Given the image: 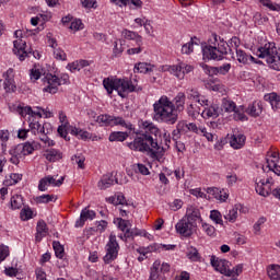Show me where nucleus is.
I'll return each instance as SVG.
<instances>
[{
	"instance_id": "obj_1",
	"label": "nucleus",
	"mask_w": 280,
	"mask_h": 280,
	"mask_svg": "<svg viewBox=\"0 0 280 280\" xmlns=\"http://www.w3.org/2000/svg\"><path fill=\"white\" fill-rule=\"evenodd\" d=\"M142 128L144 133L138 136L131 143H129L130 150L145 152L151 159L161 161V158L163 156V148L159 147V142L152 137V135L159 132V128L150 121L142 122Z\"/></svg>"
},
{
	"instance_id": "obj_2",
	"label": "nucleus",
	"mask_w": 280,
	"mask_h": 280,
	"mask_svg": "<svg viewBox=\"0 0 280 280\" xmlns=\"http://www.w3.org/2000/svg\"><path fill=\"white\" fill-rule=\"evenodd\" d=\"M241 40L234 36L228 43L224 42L220 36L217 34H212L208 40V44L201 47L203 60H224L226 54H229L230 49H240Z\"/></svg>"
},
{
	"instance_id": "obj_3",
	"label": "nucleus",
	"mask_w": 280,
	"mask_h": 280,
	"mask_svg": "<svg viewBox=\"0 0 280 280\" xmlns=\"http://www.w3.org/2000/svg\"><path fill=\"white\" fill-rule=\"evenodd\" d=\"M153 119L159 124H167L174 126L178 121L174 102L170 97L163 95L153 104Z\"/></svg>"
},
{
	"instance_id": "obj_4",
	"label": "nucleus",
	"mask_w": 280,
	"mask_h": 280,
	"mask_svg": "<svg viewBox=\"0 0 280 280\" xmlns=\"http://www.w3.org/2000/svg\"><path fill=\"white\" fill-rule=\"evenodd\" d=\"M103 86L107 91L108 95L113 94V91H117L120 97H126L127 93H135V91H138V83L136 79L128 80L106 78L103 80Z\"/></svg>"
},
{
	"instance_id": "obj_5",
	"label": "nucleus",
	"mask_w": 280,
	"mask_h": 280,
	"mask_svg": "<svg viewBox=\"0 0 280 280\" xmlns=\"http://www.w3.org/2000/svg\"><path fill=\"white\" fill-rule=\"evenodd\" d=\"M257 56L265 60L270 69L280 71V50L277 48V44L268 42L264 46H260L257 49Z\"/></svg>"
},
{
	"instance_id": "obj_6",
	"label": "nucleus",
	"mask_w": 280,
	"mask_h": 280,
	"mask_svg": "<svg viewBox=\"0 0 280 280\" xmlns=\"http://www.w3.org/2000/svg\"><path fill=\"white\" fill-rule=\"evenodd\" d=\"M38 119V116L28 117L30 132H32V135L35 137H38L39 141H42L44 145H47L48 148L56 145V142H54V140L49 139V136H47L49 132H51V125L49 122L40 125Z\"/></svg>"
},
{
	"instance_id": "obj_7",
	"label": "nucleus",
	"mask_w": 280,
	"mask_h": 280,
	"mask_svg": "<svg viewBox=\"0 0 280 280\" xmlns=\"http://www.w3.org/2000/svg\"><path fill=\"white\" fill-rule=\"evenodd\" d=\"M69 83V74H61V77H58L52 73H47L43 78V91L44 93H50L51 95H55V93H58V88L62 86V84Z\"/></svg>"
},
{
	"instance_id": "obj_8",
	"label": "nucleus",
	"mask_w": 280,
	"mask_h": 280,
	"mask_svg": "<svg viewBox=\"0 0 280 280\" xmlns=\"http://www.w3.org/2000/svg\"><path fill=\"white\" fill-rule=\"evenodd\" d=\"M119 243L117 242V235L109 234L108 242L105 245V256L103 257L104 264H113L117 257H119Z\"/></svg>"
},
{
	"instance_id": "obj_9",
	"label": "nucleus",
	"mask_w": 280,
	"mask_h": 280,
	"mask_svg": "<svg viewBox=\"0 0 280 280\" xmlns=\"http://www.w3.org/2000/svg\"><path fill=\"white\" fill-rule=\"evenodd\" d=\"M167 71L171 75L177 78V80H185V75L194 71V66L186 62H179L177 65L170 66Z\"/></svg>"
},
{
	"instance_id": "obj_10",
	"label": "nucleus",
	"mask_w": 280,
	"mask_h": 280,
	"mask_svg": "<svg viewBox=\"0 0 280 280\" xmlns=\"http://www.w3.org/2000/svg\"><path fill=\"white\" fill-rule=\"evenodd\" d=\"M194 229H196V223L190 222L184 217L175 224V230L182 237H191L194 235Z\"/></svg>"
},
{
	"instance_id": "obj_11",
	"label": "nucleus",
	"mask_w": 280,
	"mask_h": 280,
	"mask_svg": "<svg viewBox=\"0 0 280 280\" xmlns=\"http://www.w3.org/2000/svg\"><path fill=\"white\" fill-rule=\"evenodd\" d=\"M200 106L203 107L201 112V117H203V119H218V117L222 115V109L220 108V105L215 103L211 104L209 100L207 105H200Z\"/></svg>"
},
{
	"instance_id": "obj_12",
	"label": "nucleus",
	"mask_w": 280,
	"mask_h": 280,
	"mask_svg": "<svg viewBox=\"0 0 280 280\" xmlns=\"http://www.w3.org/2000/svg\"><path fill=\"white\" fill-rule=\"evenodd\" d=\"M210 264L213 266L214 270L217 272H220L221 275H224L225 277H229L231 275V268H229V261L224 259H220L215 256H211Z\"/></svg>"
},
{
	"instance_id": "obj_13",
	"label": "nucleus",
	"mask_w": 280,
	"mask_h": 280,
	"mask_svg": "<svg viewBox=\"0 0 280 280\" xmlns=\"http://www.w3.org/2000/svg\"><path fill=\"white\" fill-rule=\"evenodd\" d=\"M27 43L23 39H16L13 42V52L18 56L19 60L23 62L32 51H27Z\"/></svg>"
},
{
	"instance_id": "obj_14",
	"label": "nucleus",
	"mask_w": 280,
	"mask_h": 280,
	"mask_svg": "<svg viewBox=\"0 0 280 280\" xmlns=\"http://www.w3.org/2000/svg\"><path fill=\"white\" fill-rule=\"evenodd\" d=\"M200 67L208 73V75H226L231 71V63H223L220 67H209L208 65L200 63Z\"/></svg>"
},
{
	"instance_id": "obj_15",
	"label": "nucleus",
	"mask_w": 280,
	"mask_h": 280,
	"mask_svg": "<svg viewBox=\"0 0 280 280\" xmlns=\"http://www.w3.org/2000/svg\"><path fill=\"white\" fill-rule=\"evenodd\" d=\"M114 224H117L118 229L120 231H122V233H125L124 237H126V238L137 235V234H135V232H132L130 230V226H132V225L130 224V221H128V220L117 218V219H115Z\"/></svg>"
},
{
	"instance_id": "obj_16",
	"label": "nucleus",
	"mask_w": 280,
	"mask_h": 280,
	"mask_svg": "<svg viewBox=\"0 0 280 280\" xmlns=\"http://www.w3.org/2000/svg\"><path fill=\"white\" fill-rule=\"evenodd\" d=\"M16 113H19V115H21V117H38V119H43V114L40 113V110H36L32 108V106H18L16 107Z\"/></svg>"
},
{
	"instance_id": "obj_17",
	"label": "nucleus",
	"mask_w": 280,
	"mask_h": 280,
	"mask_svg": "<svg viewBox=\"0 0 280 280\" xmlns=\"http://www.w3.org/2000/svg\"><path fill=\"white\" fill-rule=\"evenodd\" d=\"M271 179H260L259 182H256V192H258L259 196H262L264 198H267V196H270V187H271Z\"/></svg>"
},
{
	"instance_id": "obj_18",
	"label": "nucleus",
	"mask_w": 280,
	"mask_h": 280,
	"mask_svg": "<svg viewBox=\"0 0 280 280\" xmlns=\"http://www.w3.org/2000/svg\"><path fill=\"white\" fill-rule=\"evenodd\" d=\"M186 95L189 100H191L192 102H196V104H199V106H207L208 104L207 96L200 95L198 90L188 89L186 91Z\"/></svg>"
},
{
	"instance_id": "obj_19",
	"label": "nucleus",
	"mask_w": 280,
	"mask_h": 280,
	"mask_svg": "<svg viewBox=\"0 0 280 280\" xmlns=\"http://www.w3.org/2000/svg\"><path fill=\"white\" fill-rule=\"evenodd\" d=\"M95 211L84 208L81 211L80 218L75 222V228L79 229L84 226V222H86V220H95Z\"/></svg>"
},
{
	"instance_id": "obj_20",
	"label": "nucleus",
	"mask_w": 280,
	"mask_h": 280,
	"mask_svg": "<svg viewBox=\"0 0 280 280\" xmlns=\"http://www.w3.org/2000/svg\"><path fill=\"white\" fill-rule=\"evenodd\" d=\"M245 113H247L249 117H259V115L264 113V104L260 101H255L248 105Z\"/></svg>"
},
{
	"instance_id": "obj_21",
	"label": "nucleus",
	"mask_w": 280,
	"mask_h": 280,
	"mask_svg": "<svg viewBox=\"0 0 280 280\" xmlns=\"http://www.w3.org/2000/svg\"><path fill=\"white\" fill-rule=\"evenodd\" d=\"M10 154V162L13 165H19V163H21V159H23L25 155L23 153V149L21 148V144H18L13 148L10 149L9 151Z\"/></svg>"
},
{
	"instance_id": "obj_22",
	"label": "nucleus",
	"mask_w": 280,
	"mask_h": 280,
	"mask_svg": "<svg viewBox=\"0 0 280 280\" xmlns=\"http://www.w3.org/2000/svg\"><path fill=\"white\" fill-rule=\"evenodd\" d=\"M207 194L212 196V198H215V200H219V202H226V200H229V192L221 190L220 188H207Z\"/></svg>"
},
{
	"instance_id": "obj_23",
	"label": "nucleus",
	"mask_w": 280,
	"mask_h": 280,
	"mask_svg": "<svg viewBox=\"0 0 280 280\" xmlns=\"http://www.w3.org/2000/svg\"><path fill=\"white\" fill-rule=\"evenodd\" d=\"M117 184V178L112 173L105 174L102 176V178L98 182V189H108L109 187H113V185Z\"/></svg>"
},
{
	"instance_id": "obj_24",
	"label": "nucleus",
	"mask_w": 280,
	"mask_h": 280,
	"mask_svg": "<svg viewBox=\"0 0 280 280\" xmlns=\"http://www.w3.org/2000/svg\"><path fill=\"white\" fill-rule=\"evenodd\" d=\"M187 100V95H185L184 92H178L177 95L173 100V104L175 107V113L178 115V113H183L185 110V102Z\"/></svg>"
},
{
	"instance_id": "obj_25",
	"label": "nucleus",
	"mask_w": 280,
	"mask_h": 280,
	"mask_svg": "<svg viewBox=\"0 0 280 280\" xmlns=\"http://www.w3.org/2000/svg\"><path fill=\"white\" fill-rule=\"evenodd\" d=\"M230 145L233 150H242L246 145V136L242 133L231 136Z\"/></svg>"
},
{
	"instance_id": "obj_26",
	"label": "nucleus",
	"mask_w": 280,
	"mask_h": 280,
	"mask_svg": "<svg viewBox=\"0 0 280 280\" xmlns=\"http://www.w3.org/2000/svg\"><path fill=\"white\" fill-rule=\"evenodd\" d=\"M49 235V229L47 228V223L44 220L37 222L36 226V242H42L43 237H47Z\"/></svg>"
},
{
	"instance_id": "obj_27",
	"label": "nucleus",
	"mask_w": 280,
	"mask_h": 280,
	"mask_svg": "<svg viewBox=\"0 0 280 280\" xmlns=\"http://www.w3.org/2000/svg\"><path fill=\"white\" fill-rule=\"evenodd\" d=\"M122 36L124 38H126V40H135L136 45H139V46L143 45V37L135 31L124 30Z\"/></svg>"
},
{
	"instance_id": "obj_28",
	"label": "nucleus",
	"mask_w": 280,
	"mask_h": 280,
	"mask_svg": "<svg viewBox=\"0 0 280 280\" xmlns=\"http://www.w3.org/2000/svg\"><path fill=\"white\" fill-rule=\"evenodd\" d=\"M265 102H269L272 110H280V96L277 93H269L264 96Z\"/></svg>"
},
{
	"instance_id": "obj_29",
	"label": "nucleus",
	"mask_w": 280,
	"mask_h": 280,
	"mask_svg": "<svg viewBox=\"0 0 280 280\" xmlns=\"http://www.w3.org/2000/svg\"><path fill=\"white\" fill-rule=\"evenodd\" d=\"M236 60L241 62V65H248V62H255V57L243 49H236Z\"/></svg>"
},
{
	"instance_id": "obj_30",
	"label": "nucleus",
	"mask_w": 280,
	"mask_h": 280,
	"mask_svg": "<svg viewBox=\"0 0 280 280\" xmlns=\"http://www.w3.org/2000/svg\"><path fill=\"white\" fill-rule=\"evenodd\" d=\"M161 252V245L159 243H153L147 247H139L137 249V253L139 255H143V257L150 255V253H160Z\"/></svg>"
},
{
	"instance_id": "obj_31",
	"label": "nucleus",
	"mask_w": 280,
	"mask_h": 280,
	"mask_svg": "<svg viewBox=\"0 0 280 280\" xmlns=\"http://www.w3.org/2000/svg\"><path fill=\"white\" fill-rule=\"evenodd\" d=\"M44 156L50 163H56V161H60V159H62V153L59 150L49 149L46 150Z\"/></svg>"
},
{
	"instance_id": "obj_32",
	"label": "nucleus",
	"mask_w": 280,
	"mask_h": 280,
	"mask_svg": "<svg viewBox=\"0 0 280 280\" xmlns=\"http://www.w3.org/2000/svg\"><path fill=\"white\" fill-rule=\"evenodd\" d=\"M184 219L196 224V221L200 220V210H198V208H195V207L188 208Z\"/></svg>"
},
{
	"instance_id": "obj_33",
	"label": "nucleus",
	"mask_w": 280,
	"mask_h": 280,
	"mask_svg": "<svg viewBox=\"0 0 280 280\" xmlns=\"http://www.w3.org/2000/svg\"><path fill=\"white\" fill-rule=\"evenodd\" d=\"M186 113L189 117H198L199 115H202V109L200 108V105H198L196 102H191L186 107Z\"/></svg>"
},
{
	"instance_id": "obj_34",
	"label": "nucleus",
	"mask_w": 280,
	"mask_h": 280,
	"mask_svg": "<svg viewBox=\"0 0 280 280\" xmlns=\"http://www.w3.org/2000/svg\"><path fill=\"white\" fill-rule=\"evenodd\" d=\"M221 109L225 113H235V110H237V105L230 98H222Z\"/></svg>"
},
{
	"instance_id": "obj_35",
	"label": "nucleus",
	"mask_w": 280,
	"mask_h": 280,
	"mask_svg": "<svg viewBox=\"0 0 280 280\" xmlns=\"http://www.w3.org/2000/svg\"><path fill=\"white\" fill-rule=\"evenodd\" d=\"M112 126H121V128H126L127 130H133L132 125L130 121H126L122 117H115L112 118Z\"/></svg>"
},
{
	"instance_id": "obj_36",
	"label": "nucleus",
	"mask_w": 280,
	"mask_h": 280,
	"mask_svg": "<svg viewBox=\"0 0 280 280\" xmlns=\"http://www.w3.org/2000/svg\"><path fill=\"white\" fill-rule=\"evenodd\" d=\"M266 161L269 172H273V174L280 176V166L277 164L279 163V160H275L273 158H267Z\"/></svg>"
},
{
	"instance_id": "obj_37",
	"label": "nucleus",
	"mask_w": 280,
	"mask_h": 280,
	"mask_svg": "<svg viewBox=\"0 0 280 280\" xmlns=\"http://www.w3.org/2000/svg\"><path fill=\"white\" fill-rule=\"evenodd\" d=\"M20 147L22 148V152L24 156H27L32 154V152H34V149L38 148V143H36L35 141H33L32 143L25 142V143H21Z\"/></svg>"
},
{
	"instance_id": "obj_38",
	"label": "nucleus",
	"mask_w": 280,
	"mask_h": 280,
	"mask_svg": "<svg viewBox=\"0 0 280 280\" xmlns=\"http://www.w3.org/2000/svg\"><path fill=\"white\" fill-rule=\"evenodd\" d=\"M106 201L109 202V205H115L116 207H118V205L124 207V205H126V197L119 194L107 198Z\"/></svg>"
},
{
	"instance_id": "obj_39",
	"label": "nucleus",
	"mask_w": 280,
	"mask_h": 280,
	"mask_svg": "<svg viewBox=\"0 0 280 280\" xmlns=\"http://www.w3.org/2000/svg\"><path fill=\"white\" fill-rule=\"evenodd\" d=\"M267 275L271 280H280V266L272 265L271 267L268 268Z\"/></svg>"
},
{
	"instance_id": "obj_40",
	"label": "nucleus",
	"mask_w": 280,
	"mask_h": 280,
	"mask_svg": "<svg viewBox=\"0 0 280 280\" xmlns=\"http://www.w3.org/2000/svg\"><path fill=\"white\" fill-rule=\"evenodd\" d=\"M45 75V69L40 67H33L30 72V78L33 80V82H36V80H40V77Z\"/></svg>"
},
{
	"instance_id": "obj_41",
	"label": "nucleus",
	"mask_w": 280,
	"mask_h": 280,
	"mask_svg": "<svg viewBox=\"0 0 280 280\" xmlns=\"http://www.w3.org/2000/svg\"><path fill=\"white\" fill-rule=\"evenodd\" d=\"M70 133L80 139H91V133L89 131L82 130L77 127H70Z\"/></svg>"
},
{
	"instance_id": "obj_42",
	"label": "nucleus",
	"mask_w": 280,
	"mask_h": 280,
	"mask_svg": "<svg viewBox=\"0 0 280 280\" xmlns=\"http://www.w3.org/2000/svg\"><path fill=\"white\" fill-rule=\"evenodd\" d=\"M128 139V132L114 131L109 135V141H126Z\"/></svg>"
},
{
	"instance_id": "obj_43",
	"label": "nucleus",
	"mask_w": 280,
	"mask_h": 280,
	"mask_svg": "<svg viewBox=\"0 0 280 280\" xmlns=\"http://www.w3.org/2000/svg\"><path fill=\"white\" fill-rule=\"evenodd\" d=\"M96 122L101 126H113V116L108 114H102L96 117Z\"/></svg>"
},
{
	"instance_id": "obj_44",
	"label": "nucleus",
	"mask_w": 280,
	"mask_h": 280,
	"mask_svg": "<svg viewBox=\"0 0 280 280\" xmlns=\"http://www.w3.org/2000/svg\"><path fill=\"white\" fill-rule=\"evenodd\" d=\"M186 256L190 261H200V253H198V249L194 246L188 247Z\"/></svg>"
},
{
	"instance_id": "obj_45",
	"label": "nucleus",
	"mask_w": 280,
	"mask_h": 280,
	"mask_svg": "<svg viewBox=\"0 0 280 280\" xmlns=\"http://www.w3.org/2000/svg\"><path fill=\"white\" fill-rule=\"evenodd\" d=\"M52 247L55 250V255L58 259H63L65 257V247L60 244V242H52Z\"/></svg>"
},
{
	"instance_id": "obj_46",
	"label": "nucleus",
	"mask_w": 280,
	"mask_h": 280,
	"mask_svg": "<svg viewBox=\"0 0 280 280\" xmlns=\"http://www.w3.org/2000/svg\"><path fill=\"white\" fill-rule=\"evenodd\" d=\"M161 268V260H155L151 267L149 280L159 279V269Z\"/></svg>"
},
{
	"instance_id": "obj_47",
	"label": "nucleus",
	"mask_w": 280,
	"mask_h": 280,
	"mask_svg": "<svg viewBox=\"0 0 280 280\" xmlns=\"http://www.w3.org/2000/svg\"><path fill=\"white\" fill-rule=\"evenodd\" d=\"M210 220L215 224H220V226H224V221L222 220V213L218 210L210 211Z\"/></svg>"
},
{
	"instance_id": "obj_48",
	"label": "nucleus",
	"mask_w": 280,
	"mask_h": 280,
	"mask_svg": "<svg viewBox=\"0 0 280 280\" xmlns=\"http://www.w3.org/2000/svg\"><path fill=\"white\" fill-rule=\"evenodd\" d=\"M23 207V196L14 195L11 197V209H21Z\"/></svg>"
},
{
	"instance_id": "obj_49",
	"label": "nucleus",
	"mask_w": 280,
	"mask_h": 280,
	"mask_svg": "<svg viewBox=\"0 0 280 280\" xmlns=\"http://www.w3.org/2000/svg\"><path fill=\"white\" fill-rule=\"evenodd\" d=\"M261 5L268 8L272 12H280V4L272 2V0H260Z\"/></svg>"
},
{
	"instance_id": "obj_50",
	"label": "nucleus",
	"mask_w": 280,
	"mask_h": 280,
	"mask_svg": "<svg viewBox=\"0 0 280 280\" xmlns=\"http://www.w3.org/2000/svg\"><path fill=\"white\" fill-rule=\"evenodd\" d=\"M194 45H197V43L194 42V38H190L188 43L182 46V54H186V56L194 54Z\"/></svg>"
},
{
	"instance_id": "obj_51",
	"label": "nucleus",
	"mask_w": 280,
	"mask_h": 280,
	"mask_svg": "<svg viewBox=\"0 0 280 280\" xmlns=\"http://www.w3.org/2000/svg\"><path fill=\"white\" fill-rule=\"evenodd\" d=\"M56 197L54 195H42L36 197L35 201L37 202V205H47L49 202H54V199Z\"/></svg>"
},
{
	"instance_id": "obj_52",
	"label": "nucleus",
	"mask_w": 280,
	"mask_h": 280,
	"mask_svg": "<svg viewBox=\"0 0 280 280\" xmlns=\"http://www.w3.org/2000/svg\"><path fill=\"white\" fill-rule=\"evenodd\" d=\"M23 175L19 174V173H12L9 178L5 179V185L12 186V185H16V183H19L20 180H22Z\"/></svg>"
},
{
	"instance_id": "obj_53",
	"label": "nucleus",
	"mask_w": 280,
	"mask_h": 280,
	"mask_svg": "<svg viewBox=\"0 0 280 280\" xmlns=\"http://www.w3.org/2000/svg\"><path fill=\"white\" fill-rule=\"evenodd\" d=\"M135 71H138V73H150V71H152V66L145 62H140L135 67Z\"/></svg>"
},
{
	"instance_id": "obj_54",
	"label": "nucleus",
	"mask_w": 280,
	"mask_h": 280,
	"mask_svg": "<svg viewBox=\"0 0 280 280\" xmlns=\"http://www.w3.org/2000/svg\"><path fill=\"white\" fill-rule=\"evenodd\" d=\"M81 5L85 10H97V0H81Z\"/></svg>"
},
{
	"instance_id": "obj_55",
	"label": "nucleus",
	"mask_w": 280,
	"mask_h": 280,
	"mask_svg": "<svg viewBox=\"0 0 280 280\" xmlns=\"http://www.w3.org/2000/svg\"><path fill=\"white\" fill-rule=\"evenodd\" d=\"M4 90L7 93H14V91H16L14 79H4Z\"/></svg>"
},
{
	"instance_id": "obj_56",
	"label": "nucleus",
	"mask_w": 280,
	"mask_h": 280,
	"mask_svg": "<svg viewBox=\"0 0 280 280\" xmlns=\"http://www.w3.org/2000/svg\"><path fill=\"white\" fill-rule=\"evenodd\" d=\"M46 180H48V185H51L52 187H60L65 183V177H60L58 180L54 178V176L48 175L46 176Z\"/></svg>"
},
{
	"instance_id": "obj_57",
	"label": "nucleus",
	"mask_w": 280,
	"mask_h": 280,
	"mask_svg": "<svg viewBox=\"0 0 280 280\" xmlns=\"http://www.w3.org/2000/svg\"><path fill=\"white\" fill-rule=\"evenodd\" d=\"M113 54L115 58L121 56L124 54V44H121V40L114 43Z\"/></svg>"
},
{
	"instance_id": "obj_58",
	"label": "nucleus",
	"mask_w": 280,
	"mask_h": 280,
	"mask_svg": "<svg viewBox=\"0 0 280 280\" xmlns=\"http://www.w3.org/2000/svg\"><path fill=\"white\" fill-rule=\"evenodd\" d=\"M202 231L209 235V237L215 236V228L209 223H202L201 225Z\"/></svg>"
},
{
	"instance_id": "obj_59",
	"label": "nucleus",
	"mask_w": 280,
	"mask_h": 280,
	"mask_svg": "<svg viewBox=\"0 0 280 280\" xmlns=\"http://www.w3.org/2000/svg\"><path fill=\"white\" fill-rule=\"evenodd\" d=\"M71 160L78 165L79 170H84V161H86L84 155H73Z\"/></svg>"
},
{
	"instance_id": "obj_60",
	"label": "nucleus",
	"mask_w": 280,
	"mask_h": 280,
	"mask_svg": "<svg viewBox=\"0 0 280 280\" xmlns=\"http://www.w3.org/2000/svg\"><path fill=\"white\" fill-rule=\"evenodd\" d=\"M188 132H195V135H200V132H205V127H198L196 122H188Z\"/></svg>"
},
{
	"instance_id": "obj_61",
	"label": "nucleus",
	"mask_w": 280,
	"mask_h": 280,
	"mask_svg": "<svg viewBox=\"0 0 280 280\" xmlns=\"http://www.w3.org/2000/svg\"><path fill=\"white\" fill-rule=\"evenodd\" d=\"M21 219L26 221V220H32L33 215H34V211H32L31 208H24L21 210Z\"/></svg>"
},
{
	"instance_id": "obj_62",
	"label": "nucleus",
	"mask_w": 280,
	"mask_h": 280,
	"mask_svg": "<svg viewBox=\"0 0 280 280\" xmlns=\"http://www.w3.org/2000/svg\"><path fill=\"white\" fill-rule=\"evenodd\" d=\"M243 270L244 266L237 265L233 269H230V275H228V277H232V279L234 280L236 277H240V275H242Z\"/></svg>"
},
{
	"instance_id": "obj_63",
	"label": "nucleus",
	"mask_w": 280,
	"mask_h": 280,
	"mask_svg": "<svg viewBox=\"0 0 280 280\" xmlns=\"http://www.w3.org/2000/svg\"><path fill=\"white\" fill-rule=\"evenodd\" d=\"M224 218L229 221V222H235V220H237V208L234 207L232 208L228 214L224 215Z\"/></svg>"
},
{
	"instance_id": "obj_64",
	"label": "nucleus",
	"mask_w": 280,
	"mask_h": 280,
	"mask_svg": "<svg viewBox=\"0 0 280 280\" xmlns=\"http://www.w3.org/2000/svg\"><path fill=\"white\" fill-rule=\"evenodd\" d=\"M54 58H56V60L65 61V60H67V54L61 48H55L54 49Z\"/></svg>"
}]
</instances>
